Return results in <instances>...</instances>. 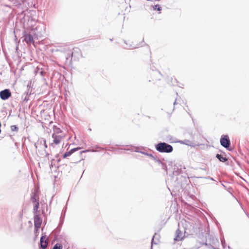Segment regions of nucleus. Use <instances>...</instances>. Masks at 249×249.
<instances>
[{"mask_svg": "<svg viewBox=\"0 0 249 249\" xmlns=\"http://www.w3.org/2000/svg\"><path fill=\"white\" fill-rule=\"evenodd\" d=\"M54 133V134H56L57 135H59V133H62V131L59 128L57 127H54L53 128Z\"/></svg>", "mask_w": 249, "mask_h": 249, "instance_id": "obj_17", "label": "nucleus"}, {"mask_svg": "<svg viewBox=\"0 0 249 249\" xmlns=\"http://www.w3.org/2000/svg\"><path fill=\"white\" fill-rule=\"evenodd\" d=\"M230 189V188H228V189H227V190H228L229 192H230V191H229Z\"/></svg>", "mask_w": 249, "mask_h": 249, "instance_id": "obj_44", "label": "nucleus"}, {"mask_svg": "<svg viewBox=\"0 0 249 249\" xmlns=\"http://www.w3.org/2000/svg\"><path fill=\"white\" fill-rule=\"evenodd\" d=\"M141 153L145 155H146L150 158H153V155L151 153H148L144 152V151L141 152Z\"/></svg>", "mask_w": 249, "mask_h": 249, "instance_id": "obj_22", "label": "nucleus"}, {"mask_svg": "<svg viewBox=\"0 0 249 249\" xmlns=\"http://www.w3.org/2000/svg\"><path fill=\"white\" fill-rule=\"evenodd\" d=\"M28 100H29V98H27L26 97H25L24 98V100H23V101H24V102H28Z\"/></svg>", "mask_w": 249, "mask_h": 249, "instance_id": "obj_34", "label": "nucleus"}, {"mask_svg": "<svg viewBox=\"0 0 249 249\" xmlns=\"http://www.w3.org/2000/svg\"><path fill=\"white\" fill-rule=\"evenodd\" d=\"M210 179L212 180H213V179L212 178H210Z\"/></svg>", "mask_w": 249, "mask_h": 249, "instance_id": "obj_45", "label": "nucleus"}, {"mask_svg": "<svg viewBox=\"0 0 249 249\" xmlns=\"http://www.w3.org/2000/svg\"><path fill=\"white\" fill-rule=\"evenodd\" d=\"M85 152V151H81V152H80V153L81 154V153H83V152Z\"/></svg>", "mask_w": 249, "mask_h": 249, "instance_id": "obj_43", "label": "nucleus"}, {"mask_svg": "<svg viewBox=\"0 0 249 249\" xmlns=\"http://www.w3.org/2000/svg\"><path fill=\"white\" fill-rule=\"evenodd\" d=\"M222 185L223 187H226V186H225L223 184H222Z\"/></svg>", "mask_w": 249, "mask_h": 249, "instance_id": "obj_42", "label": "nucleus"}, {"mask_svg": "<svg viewBox=\"0 0 249 249\" xmlns=\"http://www.w3.org/2000/svg\"><path fill=\"white\" fill-rule=\"evenodd\" d=\"M157 235L156 234H155V235L153 236V238L152 239V241H151V244H152V245L154 244H157V243L155 242L154 240V238L156 237V236Z\"/></svg>", "mask_w": 249, "mask_h": 249, "instance_id": "obj_27", "label": "nucleus"}, {"mask_svg": "<svg viewBox=\"0 0 249 249\" xmlns=\"http://www.w3.org/2000/svg\"><path fill=\"white\" fill-rule=\"evenodd\" d=\"M239 204H240V206L242 208V204H241V203H239Z\"/></svg>", "mask_w": 249, "mask_h": 249, "instance_id": "obj_41", "label": "nucleus"}, {"mask_svg": "<svg viewBox=\"0 0 249 249\" xmlns=\"http://www.w3.org/2000/svg\"><path fill=\"white\" fill-rule=\"evenodd\" d=\"M181 169H181V168H180V169H179V170H180V173H181V172H182V171L181 170Z\"/></svg>", "mask_w": 249, "mask_h": 249, "instance_id": "obj_40", "label": "nucleus"}, {"mask_svg": "<svg viewBox=\"0 0 249 249\" xmlns=\"http://www.w3.org/2000/svg\"><path fill=\"white\" fill-rule=\"evenodd\" d=\"M44 143L45 147L47 148V145L46 144V140L44 141Z\"/></svg>", "mask_w": 249, "mask_h": 249, "instance_id": "obj_35", "label": "nucleus"}, {"mask_svg": "<svg viewBox=\"0 0 249 249\" xmlns=\"http://www.w3.org/2000/svg\"><path fill=\"white\" fill-rule=\"evenodd\" d=\"M59 232L60 231H58V229H57V228H56L53 231V232L55 235H58V234L59 233Z\"/></svg>", "mask_w": 249, "mask_h": 249, "instance_id": "obj_25", "label": "nucleus"}, {"mask_svg": "<svg viewBox=\"0 0 249 249\" xmlns=\"http://www.w3.org/2000/svg\"><path fill=\"white\" fill-rule=\"evenodd\" d=\"M62 224H61L59 223V225H58V226L56 227V228H57V229H58V231H60L61 228H62Z\"/></svg>", "mask_w": 249, "mask_h": 249, "instance_id": "obj_29", "label": "nucleus"}, {"mask_svg": "<svg viewBox=\"0 0 249 249\" xmlns=\"http://www.w3.org/2000/svg\"><path fill=\"white\" fill-rule=\"evenodd\" d=\"M34 145H35V146L36 148H37V143H35V144H34Z\"/></svg>", "mask_w": 249, "mask_h": 249, "instance_id": "obj_37", "label": "nucleus"}, {"mask_svg": "<svg viewBox=\"0 0 249 249\" xmlns=\"http://www.w3.org/2000/svg\"><path fill=\"white\" fill-rule=\"evenodd\" d=\"M81 148V147H75V148L71 149L70 151H69L68 152H65L63 155V158H66L67 157L70 156L72 153L78 151V150L80 149Z\"/></svg>", "mask_w": 249, "mask_h": 249, "instance_id": "obj_10", "label": "nucleus"}, {"mask_svg": "<svg viewBox=\"0 0 249 249\" xmlns=\"http://www.w3.org/2000/svg\"><path fill=\"white\" fill-rule=\"evenodd\" d=\"M151 249H152V246H151Z\"/></svg>", "mask_w": 249, "mask_h": 249, "instance_id": "obj_50", "label": "nucleus"}, {"mask_svg": "<svg viewBox=\"0 0 249 249\" xmlns=\"http://www.w3.org/2000/svg\"><path fill=\"white\" fill-rule=\"evenodd\" d=\"M35 205L34 206L33 208V213H34V215L36 214H37V213L38 212V209L39 207V202H35Z\"/></svg>", "mask_w": 249, "mask_h": 249, "instance_id": "obj_14", "label": "nucleus"}, {"mask_svg": "<svg viewBox=\"0 0 249 249\" xmlns=\"http://www.w3.org/2000/svg\"><path fill=\"white\" fill-rule=\"evenodd\" d=\"M177 143H179L182 144H185L188 146H190L191 147H195V145L194 144V142H191V141L187 139H185L184 140H178L175 142Z\"/></svg>", "mask_w": 249, "mask_h": 249, "instance_id": "obj_6", "label": "nucleus"}, {"mask_svg": "<svg viewBox=\"0 0 249 249\" xmlns=\"http://www.w3.org/2000/svg\"><path fill=\"white\" fill-rule=\"evenodd\" d=\"M219 244L218 240L217 238L213 239L212 244H210L209 247V248L213 249H219L217 248V245Z\"/></svg>", "mask_w": 249, "mask_h": 249, "instance_id": "obj_12", "label": "nucleus"}, {"mask_svg": "<svg viewBox=\"0 0 249 249\" xmlns=\"http://www.w3.org/2000/svg\"><path fill=\"white\" fill-rule=\"evenodd\" d=\"M124 43H125L126 44H127V43H126V41H124Z\"/></svg>", "mask_w": 249, "mask_h": 249, "instance_id": "obj_47", "label": "nucleus"}, {"mask_svg": "<svg viewBox=\"0 0 249 249\" xmlns=\"http://www.w3.org/2000/svg\"><path fill=\"white\" fill-rule=\"evenodd\" d=\"M154 9L160 11L161 10V7L160 6V5L157 4L154 6Z\"/></svg>", "mask_w": 249, "mask_h": 249, "instance_id": "obj_21", "label": "nucleus"}, {"mask_svg": "<svg viewBox=\"0 0 249 249\" xmlns=\"http://www.w3.org/2000/svg\"><path fill=\"white\" fill-rule=\"evenodd\" d=\"M177 99H176V100L175 101V102H174V105L175 106L176 104H177Z\"/></svg>", "mask_w": 249, "mask_h": 249, "instance_id": "obj_38", "label": "nucleus"}, {"mask_svg": "<svg viewBox=\"0 0 249 249\" xmlns=\"http://www.w3.org/2000/svg\"><path fill=\"white\" fill-rule=\"evenodd\" d=\"M158 80H160V78H159V77H158Z\"/></svg>", "mask_w": 249, "mask_h": 249, "instance_id": "obj_49", "label": "nucleus"}, {"mask_svg": "<svg viewBox=\"0 0 249 249\" xmlns=\"http://www.w3.org/2000/svg\"><path fill=\"white\" fill-rule=\"evenodd\" d=\"M231 195V196H234L231 193H230Z\"/></svg>", "mask_w": 249, "mask_h": 249, "instance_id": "obj_46", "label": "nucleus"}, {"mask_svg": "<svg viewBox=\"0 0 249 249\" xmlns=\"http://www.w3.org/2000/svg\"><path fill=\"white\" fill-rule=\"evenodd\" d=\"M38 230H39V229H35V232L36 233L38 231Z\"/></svg>", "mask_w": 249, "mask_h": 249, "instance_id": "obj_36", "label": "nucleus"}, {"mask_svg": "<svg viewBox=\"0 0 249 249\" xmlns=\"http://www.w3.org/2000/svg\"><path fill=\"white\" fill-rule=\"evenodd\" d=\"M39 196V191L38 190H36L34 192L33 195L31 197V199L32 201V202H38V197Z\"/></svg>", "mask_w": 249, "mask_h": 249, "instance_id": "obj_11", "label": "nucleus"}, {"mask_svg": "<svg viewBox=\"0 0 249 249\" xmlns=\"http://www.w3.org/2000/svg\"><path fill=\"white\" fill-rule=\"evenodd\" d=\"M52 249H62V246L60 244H56Z\"/></svg>", "mask_w": 249, "mask_h": 249, "instance_id": "obj_18", "label": "nucleus"}, {"mask_svg": "<svg viewBox=\"0 0 249 249\" xmlns=\"http://www.w3.org/2000/svg\"><path fill=\"white\" fill-rule=\"evenodd\" d=\"M24 40L27 44H31L34 42V38L33 36L30 34H26L24 35Z\"/></svg>", "mask_w": 249, "mask_h": 249, "instance_id": "obj_8", "label": "nucleus"}, {"mask_svg": "<svg viewBox=\"0 0 249 249\" xmlns=\"http://www.w3.org/2000/svg\"><path fill=\"white\" fill-rule=\"evenodd\" d=\"M18 129V127L16 125H13L11 126V129L12 131H17Z\"/></svg>", "mask_w": 249, "mask_h": 249, "instance_id": "obj_20", "label": "nucleus"}, {"mask_svg": "<svg viewBox=\"0 0 249 249\" xmlns=\"http://www.w3.org/2000/svg\"><path fill=\"white\" fill-rule=\"evenodd\" d=\"M135 151L136 152L141 153V152H142V151L140 150V149H139L140 148L138 147H135Z\"/></svg>", "mask_w": 249, "mask_h": 249, "instance_id": "obj_28", "label": "nucleus"}, {"mask_svg": "<svg viewBox=\"0 0 249 249\" xmlns=\"http://www.w3.org/2000/svg\"><path fill=\"white\" fill-rule=\"evenodd\" d=\"M42 218L40 217L39 214H36L34 215V227L35 229H37L40 228L42 224Z\"/></svg>", "mask_w": 249, "mask_h": 249, "instance_id": "obj_4", "label": "nucleus"}, {"mask_svg": "<svg viewBox=\"0 0 249 249\" xmlns=\"http://www.w3.org/2000/svg\"><path fill=\"white\" fill-rule=\"evenodd\" d=\"M220 144L229 151L231 149L229 148L231 144V141L228 135H222L220 140Z\"/></svg>", "mask_w": 249, "mask_h": 249, "instance_id": "obj_2", "label": "nucleus"}, {"mask_svg": "<svg viewBox=\"0 0 249 249\" xmlns=\"http://www.w3.org/2000/svg\"><path fill=\"white\" fill-rule=\"evenodd\" d=\"M69 54V56H66V58L67 60H68L71 57L70 61H71L73 53H70Z\"/></svg>", "mask_w": 249, "mask_h": 249, "instance_id": "obj_24", "label": "nucleus"}, {"mask_svg": "<svg viewBox=\"0 0 249 249\" xmlns=\"http://www.w3.org/2000/svg\"><path fill=\"white\" fill-rule=\"evenodd\" d=\"M156 162H157L160 165V164H161L162 162L161 160L160 159H159V158L157 160Z\"/></svg>", "mask_w": 249, "mask_h": 249, "instance_id": "obj_31", "label": "nucleus"}, {"mask_svg": "<svg viewBox=\"0 0 249 249\" xmlns=\"http://www.w3.org/2000/svg\"><path fill=\"white\" fill-rule=\"evenodd\" d=\"M66 211V206L65 207V210L64 211V215H63L62 214L61 216H60V218L59 223L61 224H63Z\"/></svg>", "mask_w": 249, "mask_h": 249, "instance_id": "obj_16", "label": "nucleus"}, {"mask_svg": "<svg viewBox=\"0 0 249 249\" xmlns=\"http://www.w3.org/2000/svg\"><path fill=\"white\" fill-rule=\"evenodd\" d=\"M178 86L179 87H181V86H180V85H178Z\"/></svg>", "mask_w": 249, "mask_h": 249, "instance_id": "obj_48", "label": "nucleus"}, {"mask_svg": "<svg viewBox=\"0 0 249 249\" xmlns=\"http://www.w3.org/2000/svg\"><path fill=\"white\" fill-rule=\"evenodd\" d=\"M221 242L223 249H231L229 246L226 247V242L224 238L221 239Z\"/></svg>", "mask_w": 249, "mask_h": 249, "instance_id": "obj_15", "label": "nucleus"}, {"mask_svg": "<svg viewBox=\"0 0 249 249\" xmlns=\"http://www.w3.org/2000/svg\"><path fill=\"white\" fill-rule=\"evenodd\" d=\"M152 160H155L156 161L157 160L159 159V158L157 156L155 157L153 156V158H151Z\"/></svg>", "mask_w": 249, "mask_h": 249, "instance_id": "obj_30", "label": "nucleus"}, {"mask_svg": "<svg viewBox=\"0 0 249 249\" xmlns=\"http://www.w3.org/2000/svg\"><path fill=\"white\" fill-rule=\"evenodd\" d=\"M184 238V236H182V233L181 231L178 229L177 230L176 232L175 237L174 238V240L177 241H179L182 240Z\"/></svg>", "mask_w": 249, "mask_h": 249, "instance_id": "obj_9", "label": "nucleus"}, {"mask_svg": "<svg viewBox=\"0 0 249 249\" xmlns=\"http://www.w3.org/2000/svg\"><path fill=\"white\" fill-rule=\"evenodd\" d=\"M11 96L9 89H6L0 91V98L2 100H6Z\"/></svg>", "mask_w": 249, "mask_h": 249, "instance_id": "obj_3", "label": "nucleus"}, {"mask_svg": "<svg viewBox=\"0 0 249 249\" xmlns=\"http://www.w3.org/2000/svg\"><path fill=\"white\" fill-rule=\"evenodd\" d=\"M35 72L36 74L37 73H39L41 76H43L44 74V72L42 70H40L39 69H37L36 70Z\"/></svg>", "mask_w": 249, "mask_h": 249, "instance_id": "obj_19", "label": "nucleus"}, {"mask_svg": "<svg viewBox=\"0 0 249 249\" xmlns=\"http://www.w3.org/2000/svg\"><path fill=\"white\" fill-rule=\"evenodd\" d=\"M161 167L162 169L166 170L167 168L166 165L165 163L162 162L161 164H160Z\"/></svg>", "mask_w": 249, "mask_h": 249, "instance_id": "obj_26", "label": "nucleus"}, {"mask_svg": "<svg viewBox=\"0 0 249 249\" xmlns=\"http://www.w3.org/2000/svg\"><path fill=\"white\" fill-rule=\"evenodd\" d=\"M52 137L53 139V142L51 143L52 145L53 144H58L64 138V136L62 135H57L54 133L52 134Z\"/></svg>", "mask_w": 249, "mask_h": 249, "instance_id": "obj_5", "label": "nucleus"}, {"mask_svg": "<svg viewBox=\"0 0 249 249\" xmlns=\"http://www.w3.org/2000/svg\"><path fill=\"white\" fill-rule=\"evenodd\" d=\"M155 74H158L159 75H161V73H160V72L159 71H156L155 72Z\"/></svg>", "mask_w": 249, "mask_h": 249, "instance_id": "obj_33", "label": "nucleus"}, {"mask_svg": "<svg viewBox=\"0 0 249 249\" xmlns=\"http://www.w3.org/2000/svg\"><path fill=\"white\" fill-rule=\"evenodd\" d=\"M157 151L161 153H171L173 150V146L164 142H160L155 145Z\"/></svg>", "mask_w": 249, "mask_h": 249, "instance_id": "obj_1", "label": "nucleus"}, {"mask_svg": "<svg viewBox=\"0 0 249 249\" xmlns=\"http://www.w3.org/2000/svg\"><path fill=\"white\" fill-rule=\"evenodd\" d=\"M25 94H26V95H28V94H29L28 91H27V92H25Z\"/></svg>", "mask_w": 249, "mask_h": 249, "instance_id": "obj_39", "label": "nucleus"}, {"mask_svg": "<svg viewBox=\"0 0 249 249\" xmlns=\"http://www.w3.org/2000/svg\"><path fill=\"white\" fill-rule=\"evenodd\" d=\"M172 79V81H171V84L174 85V86H175V85H178L177 83H178V81L177 80V79H175L174 80L173 79V78H171Z\"/></svg>", "mask_w": 249, "mask_h": 249, "instance_id": "obj_23", "label": "nucleus"}, {"mask_svg": "<svg viewBox=\"0 0 249 249\" xmlns=\"http://www.w3.org/2000/svg\"><path fill=\"white\" fill-rule=\"evenodd\" d=\"M216 158L221 162H225L228 160V159L221 154H217Z\"/></svg>", "mask_w": 249, "mask_h": 249, "instance_id": "obj_13", "label": "nucleus"}, {"mask_svg": "<svg viewBox=\"0 0 249 249\" xmlns=\"http://www.w3.org/2000/svg\"><path fill=\"white\" fill-rule=\"evenodd\" d=\"M48 246L47 240L46 239V235H42L40 239V248L42 249H45Z\"/></svg>", "mask_w": 249, "mask_h": 249, "instance_id": "obj_7", "label": "nucleus"}, {"mask_svg": "<svg viewBox=\"0 0 249 249\" xmlns=\"http://www.w3.org/2000/svg\"><path fill=\"white\" fill-rule=\"evenodd\" d=\"M138 47H139L138 46L133 47L131 45L129 46V49H135V48H138Z\"/></svg>", "mask_w": 249, "mask_h": 249, "instance_id": "obj_32", "label": "nucleus"}]
</instances>
